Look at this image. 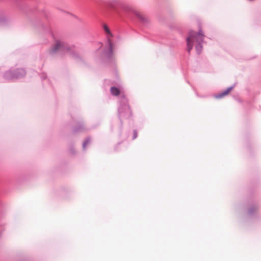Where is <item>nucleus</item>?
Wrapping results in <instances>:
<instances>
[{
  "mask_svg": "<svg viewBox=\"0 0 261 261\" xmlns=\"http://www.w3.org/2000/svg\"><path fill=\"white\" fill-rule=\"evenodd\" d=\"M203 37L204 35L201 31L198 33H196L194 31H190L189 34V36L187 38L188 51L189 53L192 49L194 41H196L199 44H200L203 41ZM196 49L198 53H200L202 49V46L200 44L196 45Z\"/></svg>",
  "mask_w": 261,
  "mask_h": 261,
  "instance_id": "nucleus-1",
  "label": "nucleus"
},
{
  "mask_svg": "<svg viewBox=\"0 0 261 261\" xmlns=\"http://www.w3.org/2000/svg\"><path fill=\"white\" fill-rule=\"evenodd\" d=\"M63 46V44L61 42H57L55 45L50 49V51L54 53L59 49Z\"/></svg>",
  "mask_w": 261,
  "mask_h": 261,
  "instance_id": "nucleus-2",
  "label": "nucleus"
},
{
  "mask_svg": "<svg viewBox=\"0 0 261 261\" xmlns=\"http://www.w3.org/2000/svg\"><path fill=\"white\" fill-rule=\"evenodd\" d=\"M232 89V88H229L227 89H226L225 91H223V92L221 93L220 94H219L217 95H216V98H221L227 95H228L229 92L231 91Z\"/></svg>",
  "mask_w": 261,
  "mask_h": 261,
  "instance_id": "nucleus-3",
  "label": "nucleus"
},
{
  "mask_svg": "<svg viewBox=\"0 0 261 261\" xmlns=\"http://www.w3.org/2000/svg\"><path fill=\"white\" fill-rule=\"evenodd\" d=\"M111 91L112 94L115 96H117L120 93L119 90L118 88L114 87L111 88Z\"/></svg>",
  "mask_w": 261,
  "mask_h": 261,
  "instance_id": "nucleus-4",
  "label": "nucleus"
},
{
  "mask_svg": "<svg viewBox=\"0 0 261 261\" xmlns=\"http://www.w3.org/2000/svg\"><path fill=\"white\" fill-rule=\"evenodd\" d=\"M138 17H140L142 20H144V17L140 14H137Z\"/></svg>",
  "mask_w": 261,
  "mask_h": 261,
  "instance_id": "nucleus-5",
  "label": "nucleus"
},
{
  "mask_svg": "<svg viewBox=\"0 0 261 261\" xmlns=\"http://www.w3.org/2000/svg\"><path fill=\"white\" fill-rule=\"evenodd\" d=\"M105 30L108 33H110V31L107 25H105Z\"/></svg>",
  "mask_w": 261,
  "mask_h": 261,
  "instance_id": "nucleus-6",
  "label": "nucleus"
},
{
  "mask_svg": "<svg viewBox=\"0 0 261 261\" xmlns=\"http://www.w3.org/2000/svg\"><path fill=\"white\" fill-rule=\"evenodd\" d=\"M249 213H251L252 212V210L251 209H250L249 210Z\"/></svg>",
  "mask_w": 261,
  "mask_h": 261,
  "instance_id": "nucleus-7",
  "label": "nucleus"
},
{
  "mask_svg": "<svg viewBox=\"0 0 261 261\" xmlns=\"http://www.w3.org/2000/svg\"><path fill=\"white\" fill-rule=\"evenodd\" d=\"M8 73H7V74H6V77L7 78H8V77H8Z\"/></svg>",
  "mask_w": 261,
  "mask_h": 261,
  "instance_id": "nucleus-8",
  "label": "nucleus"
},
{
  "mask_svg": "<svg viewBox=\"0 0 261 261\" xmlns=\"http://www.w3.org/2000/svg\"><path fill=\"white\" fill-rule=\"evenodd\" d=\"M85 145H86V143H85L84 144V147H85Z\"/></svg>",
  "mask_w": 261,
  "mask_h": 261,
  "instance_id": "nucleus-9",
  "label": "nucleus"
}]
</instances>
